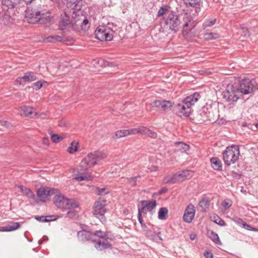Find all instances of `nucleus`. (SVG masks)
Returning a JSON list of instances; mask_svg holds the SVG:
<instances>
[{"mask_svg":"<svg viewBox=\"0 0 258 258\" xmlns=\"http://www.w3.org/2000/svg\"><path fill=\"white\" fill-rule=\"evenodd\" d=\"M200 97V94L196 92L194 94L187 96L181 104H178L177 105L178 111L177 115L182 117H188L191 114V106L197 102Z\"/></svg>","mask_w":258,"mask_h":258,"instance_id":"f257e3e1","label":"nucleus"},{"mask_svg":"<svg viewBox=\"0 0 258 258\" xmlns=\"http://www.w3.org/2000/svg\"><path fill=\"white\" fill-rule=\"evenodd\" d=\"M73 29L79 31L80 30L86 31L90 28V23L87 18L80 11H74L72 16Z\"/></svg>","mask_w":258,"mask_h":258,"instance_id":"f03ea898","label":"nucleus"},{"mask_svg":"<svg viewBox=\"0 0 258 258\" xmlns=\"http://www.w3.org/2000/svg\"><path fill=\"white\" fill-rule=\"evenodd\" d=\"M239 155V148L238 146L233 145L227 147L223 153L225 165L229 166L236 163L238 160Z\"/></svg>","mask_w":258,"mask_h":258,"instance_id":"7ed1b4c3","label":"nucleus"},{"mask_svg":"<svg viewBox=\"0 0 258 258\" xmlns=\"http://www.w3.org/2000/svg\"><path fill=\"white\" fill-rule=\"evenodd\" d=\"M53 198V202L54 204L58 208L64 211L67 208L69 207L78 208L79 204L73 199H68L64 196L62 195L60 192L57 190V193L54 195Z\"/></svg>","mask_w":258,"mask_h":258,"instance_id":"20e7f679","label":"nucleus"},{"mask_svg":"<svg viewBox=\"0 0 258 258\" xmlns=\"http://www.w3.org/2000/svg\"><path fill=\"white\" fill-rule=\"evenodd\" d=\"M237 92L246 95L253 93L258 89V84L254 80L245 78L239 81L237 87Z\"/></svg>","mask_w":258,"mask_h":258,"instance_id":"39448f33","label":"nucleus"},{"mask_svg":"<svg viewBox=\"0 0 258 258\" xmlns=\"http://www.w3.org/2000/svg\"><path fill=\"white\" fill-rule=\"evenodd\" d=\"M194 174L191 170H183L174 173L170 177H166L164 180L166 183L174 184L190 178L194 176Z\"/></svg>","mask_w":258,"mask_h":258,"instance_id":"423d86ee","label":"nucleus"},{"mask_svg":"<svg viewBox=\"0 0 258 258\" xmlns=\"http://www.w3.org/2000/svg\"><path fill=\"white\" fill-rule=\"evenodd\" d=\"M165 23L166 28L174 32H177L180 28L181 22L179 16L172 11L168 14L165 18Z\"/></svg>","mask_w":258,"mask_h":258,"instance_id":"0eeeda50","label":"nucleus"},{"mask_svg":"<svg viewBox=\"0 0 258 258\" xmlns=\"http://www.w3.org/2000/svg\"><path fill=\"white\" fill-rule=\"evenodd\" d=\"M95 37L98 40L103 41H111L113 38V31L104 26H99L95 31Z\"/></svg>","mask_w":258,"mask_h":258,"instance_id":"6e6552de","label":"nucleus"},{"mask_svg":"<svg viewBox=\"0 0 258 258\" xmlns=\"http://www.w3.org/2000/svg\"><path fill=\"white\" fill-rule=\"evenodd\" d=\"M106 157V155L105 153L96 151L89 154L82 161V164H86L88 166L91 167L96 164L100 160Z\"/></svg>","mask_w":258,"mask_h":258,"instance_id":"1a4fd4ad","label":"nucleus"},{"mask_svg":"<svg viewBox=\"0 0 258 258\" xmlns=\"http://www.w3.org/2000/svg\"><path fill=\"white\" fill-rule=\"evenodd\" d=\"M195 23L190 14L185 13L183 15L182 33L185 36L188 35L191 30L195 27Z\"/></svg>","mask_w":258,"mask_h":258,"instance_id":"9d476101","label":"nucleus"},{"mask_svg":"<svg viewBox=\"0 0 258 258\" xmlns=\"http://www.w3.org/2000/svg\"><path fill=\"white\" fill-rule=\"evenodd\" d=\"M57 192L56 189L43 186L37 189V196L41 201L45 202L49 200V197L55 195Z\"/></svg>","mask_w":258,"mask_h":258,"instance_id":"9b49d317","label":"nucleus"},{"mask_svg":"<svg viewBox=\"0 0 258 258\" xmlns=\"http://www.w3.org/2000/svg\"><path fill=\"white\" fill-rule=\"evenodd\" d=\"M105 203V200H101L96 201L94 203L93 214L96 217L99 218L100 220L103 219L105 220L104 215L106 213Z\"/></svg>","mask_w":258,"mask_h":258,"instance_id":"f8f14e48","label":"nucleus"},{"mask_svg":"<svg viewBox=\"0 0 258 258\" xmlns=\"http://www.w3.org/2000/svg\"><path fill=\"white\" fill-rule=\"evenodd\" d=\"M237 89L233 85L228 86L227 89L223 92L222 96L228 102H236L239 99L236 94Z\"/></svg>","mask_w":258,"mask_h":258,"instance_id":"ddd939ff","label":"nucleus"},{"mask_svg":"<svg viewBox=\"0 0 258 258\" xmlns=\"http://www.w3.org/2000/svg\"><path fill=\"white\" fill-rule=\"evenodd\" d=\"M40 11L28 8L25 11V18L29 23L36 24L39 21Z\"/></svg>","mask_w":258,"mask_h":258,"instance_id":"4468645a","label":"nucleus"},{"mask_svg":"<svg viewBox=\"0 0 258 258\" xmlns=\"http://www.w3.org/2000/svg\"><path fill=\"white\" fill-rule=\"evenodd\" d=\"M212 108L210 106H204L199 111V112L196 116V119L200 123H202L207 120H210V110Z\"/></svg>","mask_w":258,"mask_h":258,"instance_id":"2eb2a0df","label":"nucleus"},{"mask_svg":"<svg viewBox=\"0 0 258 258\" xmlns=\"http://www.w3.org/2000/svg\"><path fill=\"white\" fill-rule=\"evenodd\" d=\"M58 26L59 29L62 31L66 30L67 27L73 28L72 19H70V16L66 12L60 15Z\"/></svg>","mask_w":258,"mask_h":258,"instance_id":"dca6fc26","label":"nucleus"},{"mask_svg":"<svg viewBox=\"0 0 258 258\" xmlns=\"http://www.w3.org/2000/svg\"><path fill=\"white\" fill-rule=\"evenodd\" d=\"M113 239L109 237H106L103 239H99L98 240L94 242V246L96 249L99 251H102L106 249H111L112 244L110 241L112 240Z\"/></svg>","mask_w":258,"mask_h":258,"instance_id":"f3484780","label":"nucleus"},{"mask_svg":"<svg viewBox=\"0 0 258 258\" xmlns=\"http://www.w3.org/2000/svg\"><path fill=\"white\" fill-rule=\"evenodd\" d=\"M152 107H156L160 111H166L172 107V102L166 100H155L151 104Z\"/></svg>","mask_w":258,"mask_h":258,"instance_id":"a211bd4d","label":"nucleus"},{"mask_svg":"<svg viewBox=\"0 0 258 258\" xmlns=\"http://www.w3.org/2000/svg\"><path fill=\"white\" fill-rule=\"evenodd\" d=\"M77 237L79 240L82 242L91 240L94 243L96 241V239L93 238V233L84 229L78 232Z\"/></svg>","mask_w":258,"mask_h":258,"instance_id":"6ab92c4d","label":"nucleus"},{"mask_svg":"<svg viewBox=\"0 0 258 258\" xmlns=\"http://www.w3.org/2000/svg\"><path fill=\"white\" fill-rule=\"evenodd\" d=\"M195 212L196 209L194 205H188L183 216V220L187 223H190L194 218Z\"/></svg>","mask_w":258,"mask_h":258,"instance_id":"aec40b11","label":"nucleus"},{"mask_svg":"<svg viewBox=\"0 0 258 258\" xmlns=\"http://www.w3.org/2000/svg\"><path fill=\"white\" fill-rule=\"evenodd\" d=\"M53 16H51V13L49 12H45L44 11H40V15L38 17L39 21L37 23L40 24H47L50 23Z\"/></svg>","mask_w":258,"mask_h":258,"instance_id":"412c9836","label":"nucleus"},{"mask_svg":"<svg viewBox=\"0 0 258 258\" xmlns=\"http://www.w3.org/2000/svg\"><path fill=\"white\" fill-rule=\"evenodd\" d=\"M137 128H132L130 130H119L116 132L112 136L114 139H119L122 137H126L129 135L137 134Z\"/></svg>","mask_w":258,"mask_h":258,"instance_id":"4be33fe9","label":"nucleus"},{"mask_svg":"<svg viewBox=\"0 0 258 258\" xmlns=\"http://www.w3.org/2000/svg\"><path fill=\"white\" fill-rule=\"evenodd\" d=\"M21 115L32 118L37 115L36 110L29 106H23L21 107Z\"/></svg>","mask_w":258,"mask_h":258,"instance_id":"5701e85b","label":"nucleus"},{"mask_svg":"<svg viewBox=\"0 0 258 258\" xmlns=\"http://www.w3.org/2000/svg\"><path fill=\"white\" fill-rule=\"evenodd\" d=\"M83 3V0H68L67 7L74 11H80Z\"/></svg>","mask_w":258,"mask_h":258,"instance_id":"b1692460","label":"nucleus"},{"mask_svg":"<svg viewBox=\"0 0 258 258\" xmlns=\"http://www.w3.org/2000/svg\"><path fill=\"white\" fill-rule=\"evenodd\" d=\"M210 202V200L208 197L203 198L198 204L200 211L202 212H207L209 209Z\"/></svg>","mask_w":258,"mask_h":258,"instance_id":"393cba45","label":"nucleus"},{"mask_svg":"<svg viewBox=\"0 0 258 258\" xmlns=\"http://www.w3.org/2000/svg\"><path fill=\"white\" fill-rule=\"evenodd\" d=\"M12 225H7L4 227H0V232H10L16 230L20 227V223L19 222H11Z\"/></svg>","mask_w":258,"mask_h":258,"instance_id":"a878e982","label":"nucleus"},{"mask_svg":"<svg viewBox=\"0 0 258 258\" xmlns=\"http://www.w3.org/2000/svg\"><path fill=\"white\" fill-rule=\"evenodd\" d=\"M211 167L217 171L222 170V164L221 160L217 157H212L210 159Z\"/></svg>","mask_w":258,"mask_h":258,"instance_id":"bb28decb","label":"nucleus"},{"mask_svg":"<svg viewBox=\"0 0 258 258\" xmlns=\"http://www.w3.org/2000/svg\"><path fill=\"white\" fill-rule=\"evenodd\" d=\"M137 129V133H141L142 134H145L153 139H155L157 137V135L156 133L151 131L146 127L142 126Z\"/></svg>","mask_w":258,"mask_h":258,"instance_id":"cd10ccee","label":"nucleus"},{"mask_svg":"<svg viewBox=\"0 0 258 258\" xmlns=\"http://www.w3.org/2000/svg\"><path fill=\"white\" fill-rule=\"evenodd\" d=\"M22 0H2V3L8 9H13L16 7Z\"/></svg>","mask_w":258,"mask_h":258,"instance_id":"c85d7f7f","label":"nucleus"},{"mask_svg":"<svg viewBox=\"0 0 258 258\" xmlns=\"http://www.w3.org/2000/svg\"><path fill=\"white\" fill-rule=\"evenodd\" d=\"M19 188L20 189L21 192L28 198H31L33 200L35 199V196L32 191L30 189L26 187L23 186L22 185H20L19 186Z\"/></svg>","mask_w":258,"mask_h":258,"instance_id":"c756f323","label":"nucleus"},{"mask_svg":"<svg viewBox=\"0 0 258 258\" xmlns=\"http://www.w3.org/2000/svg\"><path fill=\"white\" fill-rule=\"evenodd\" d=\"M46 41L49 42H64L66 39L61 36L55 35L47 37Z\"/></svg>","mask_w":258,"mask_h":258,"instance_id":"7c9ffc66","label":"nucleus"},{"mask_svg":"<svg viewBox=\"0 0 258 258\" xmlns=\"http://www.w3.org/2000/svg\"><path fill=\"white\" fill-rule=\"evenodd\" d=\"M209 237L216 244L221 245L222 243L220 240L218 234L213 231H211L208 232Z\"/></svg>","mask_w":258,"mask_h":258,"instance_id":"2f4dec72","label":"nucleus"},{"mask_svg":"<svg viewBox=\"0 0 258 258\" xmlns=\"http://www.w3.org/2000/svg\"><path fill=\"white\" fill-rule=\"evenodd\" d=\"M76 208L69 207L65 210V211H67V216L70 219H75L78 217V212L75 210Z\"/></svg>","mask_w":258,"mask_h":258,"instance_id":"473e14b6","label":"nucleus"},{"mask_svg":"<svg viewBox=\"0 0 258 258\" xmlns=\"http://www.w3.org/2000/svg\"><path fill=\"white\" fill-rule=\"evenodd\" d=\"M175 145L177 147L178 150L181 152H185L189 149V147L187 144L182 142H176Z\"/></svg>","mask_w":258,"mask_h":258,"instance_id":"72a5a7b5","label":"nucleus"},{"mask_svg":"<svg viewBox=\"0 0 258 258\" xmlns=\"http://www.w3.org/2000/svg\"><path fill=\"white\" fill-rule=\"evenodd\" d=\"M168 209L166 208H161L158 212V218L160 220H165L167 218L168 214Z\"/></svg>","mask_w":258,"mask_h":258,"instance_id":"f704fd0d","label":"nucleus"},{"mask_svg":"<svg viewBox=\"0 0 258 258\" xmlns=\"http://www.w3.org/2000/svg\"><path fill=\"white\" fill-rule=\"evenodd\" d=\"M145 205L146 210L149 212H151L152 210L155 208L157 204L155 200H152L151 201H148L146 200Z\"/></svg>","mask_w":258,"mask_h":258,"instance_id":"c9c22d12","label":"nucleus"},{"mask_svg":"<svg viewBox=\"0 0 258 258\" xmlns=\"http://www.w3.org/2000/svg\"><path fill=\"white\" fill-rule=\"evenodd\" d=\"M85 164H82V161L81 162V165L80 166V168L78 169V173L79 174H86L87 175L89 173V168L91 167L90 166H84Z\"/></svg>","mask_w":258,"mask_h":258,"instance_id":"e433bc0d","label":"nucleus"},{"mask_svg":"<svg viewBox=\"0 0 258 258\" xmlns=\"http://www.w3.org/2000/svg\"><path fill=\"white\" fill-rule=\"evenodd\" d=\"M80 175L76 177L75 178L78 181H82L84 180L89 181L93 179V176L90 175L80 174Z\"/></svg>","mask_w":258,"mask_h":258,"instance_id":"4c0bfd02","label":"nucleus"},{"mask_svg":"<svg viewBox=\"0 0 258 258\" xmlns=\"http://www.w3.org/2000/svg\"><path fill=\"white\" fill-rule=\"evenodd\" d=\"M186 6L196 7L199 6L201 0H182Z\"/></svg>","mask_w":258,"mask_h":258,"instance_id":"58836bf2","label":"nucleus"},{"mask_svg":"<svg viewBox=\"0 0 258 258\" xmlns=\"http://www.w3.org/2000/svg\"><path fill=\"white\" fill-rule=\"evenodd\" d=\"M169 8L170 7L166 5H162L158 12L157 16L161 17L163 16L166 12H168Z\"/></svg>","mask_w":258,"mask_h":258,"instance_id":"ea45409f","label":"nucleus"},{"mask_svg":"<svg viewBox=\"0 0 258 258\" xmlns=\"http://www.w3.org/2000/svg\"><path fill=\"white\" fill-rule=\"evenodd\" d=\"M220 37L219 35L216 33H207L204 35V38L206 40H213L218 38Z\"/></svg>","mask_w":258,"mask_h":258,"instance_id":"a19ab883","label":"nucleus"},{"mask_svg":"<svg viewBox=\"0 0 258 258\" xmlns=\"http://www.w3.org/2000/svg\"><path fill=\"white\" fill-rule=\"evenodd\" d=\"M145 203H146V200H142V201H140V205H138V216H142V213L144 212V211L146 209L145 205Z\"/></svg>","mask_w":258,"mask_h":258,"instance_id":"79ce46f5","label":"nucleus"},{"mask_svg":"<svg viewBox=\"0 0 258 258\" xmlns=\"http://www.w3.org/2000/svg\"><path fill=\"white\" fill-rule=\"evenodd\" d=\"M161 232L159 231L156 232L154 231L153 233L151 235V239L157 242H159L163 240L162 238L160 236Z\"/></svg>","mask_w":258,"mask_h":258,"instance_id":"37998d69","label":"nucleus"},{"mask_svg":"<svg viewBox=\"0 0 258 258\" xmlns=\"http://www.w3.org/2000/svg\"><path fill=\"white\" fill-rule=\"evenodd\" d=\"M93 238H94V237H98L99 238V239H103L106 237H108L107 236L106 233L101 230L96 231L93 233Z\"/></svg>","mask_w":258,"mask_h":258,"instance_id":"c03bdc74","label":"nucleus"},{"mask_svg":"<svg viewBox=\"0 0 258 258\" xmlns=\"http://www.w3.org/2000/svg\"><path fill=\"white\" fill-rule=\"evenodd\" d=\"M213 222L221 226H225L226 225L225 221L217 215L213 217Z\"/></svg>","mask_w":258,"mask_h":258,"instance_id":"a18cd8bd","label":"nucleus"},{"mask_svg":"<svg viewBox=\"0 0 258 258\" xmlns=\"http://www.w3.org/2000/svg\"><path fill=\"white\" fill-rule=\"evenodd\" d=\"M78 150V144L73 142L68 149L70 154H73Z\"/></svg>","mask_w":258,"mask_h":258,"instance_id":"49530a36","label":"nucleus"},{"mask_svg":"<svg viewBox=\"0 0 258 258\" xmlns=\"http://www.w3.org/2000/svg\"><path fill=\"white\" fill-rule=\"evenodd\" d=\"M139 177H140V176H137L135 177L127 178L126 180L132 186H136L137 185V179Z\"/></svg>","mask_w":258,"mask_h":258,"instance_id":"de8ad7c7","label":"nucleus"},{"mask_svg":"<svg viewBox=\"0 0 258 258\" xmlns=\"http://www.w3.org/2000/svg\"><path fill=\"white\" fill-rule=\"evenodd\" d=\"M51 139L53 142L57 143L63 140V138L57 134H53L51 136Z\"/></svg>","mask_w":258,"mask_h":258,"instance_id":"09e8293b","label":"nucleus"},{"mask_svg":"<svg viewBox=\"0 0 258 258\" xmlns=\"http://www.w3.org/2000/svg\"><path fill=\"white\" fill-rule=\"evenodd\" d=\"M28 77H29V81L32 82L36 80V77L35 73L32 72H27Z\"/></svg>","mask_w":258,"mask_h":258,"instance_id":"8fccbe9b","label":"nucleus"},{"mask_svg":"<svg viewBox=\"0 0 258 258\" xmlns=\"http://www.w3.org/2000/svg\"><path fill=\"white\" fill-rule=\"evenodd\" d=\"M216 21V19L210 21L208 20L204 23V26H205V28L212 26L215 24Z\"/></svg>","mask_w":258,"mask_h":258,"instance_id":"3c124183","label":"nucleus"},{"mask_svg":"<svg viewBox=\"0 0 258 258\" xmlns=\"http://www.w3.org/2000/svg\"><path fill=\"white\" fill-rule=\"evenodd\" d=\"M46 218V219L47 220L44 222H50L52 221L56 220L58 219V216L57 215H49V216H45Z\"/></svg>","mask_w":258,"mask_h":258,"instance_id":"603ef678","label":"nucleus"},{"mask_svg":"<svg viewBox=\"0 0 258 258\" xmlns=\"http://www.w3.org/2000/svg\"><path fill=\"white\" fill-rule=\"evenodd\" d=\"M42 86V84L40 82L38 81L33 84V88L36 90H39Z\"/></svg>","mask_w":258,"mask_h":258,"instance_id":"864d4df0","label":"nucleus"},{"mask_svg":"<svg viewBox=\"0 0 258 258\" xmlns=\"http://www.w3.org/2000/svg\"><path fill=\"white\" fill-rule=\"evenodd\" d=\"M106 188H98L97 194L100 196L105 195L108 193V192H106Z\"/></svg>","mask_w":258,"mask_h":258,"instance_id":"5fc2aeb1","label":"nucleus"},{"mask_svg":"<svg viewBox=\"0 0 258 258\" xmlns=\"http://www.w3.org/2000/svg\"><path fill=\"white\" fill-rule=\"evenodd\" d=\"M204 255L205 258H213V254L211 251L206 250L204 252Z\"/></svg>","mask_w":258,"mask_h":258,"instance_id":"6e6d98bb","label":"nucleus"},{"mask_svg":"<svg viewBox=\"0 0 258 258\" xmlns=\"http://www.w3.org/2000/svg\"><path fill=\"white\" fill-rule=\"evenodd\" d=\"M221 205L225 209H227L229 208L231 206V204L229 202H227V201L224 200L222 202Z\"/></svg>","mask_w":258,"mask_h":258,"instance_id":"4d7b16f0","label":"nucleus"},{"mask_svg":"<svg viewBox=\"0 0 258 258\" xmlns=\"http://www.w3.org/2000/svg\"><path fill=\"white\" fill-rule=\"evenodd\" d=\"M234 222L241 227L243 226V224L245 222V221H244L242 219L239 218L235 219L234 220Z\"/></svg>","mask_w":258,"mask_h":258,"instance_id":"13d9d810","label":"nucleus"},{"mask_svg":"<svg viewBox=\"0 0 258 258\" xmlns=\"http://www.w3.org/2000/svg\"><path fill=\"white\" fill-rule=\"evenodd\" d=\"M168 189L166 187L161 188L157 193L158 195H161L168 191Z\"/></svg>","mask_w":258,"mask_h":258,"instance_id":"bf43d9fd","label":"nucleus"},{"mask_svg":"<svg viewBox=\"0 0 258 258\" xmlns=\"http://www.w3.org/2000/svg\"><path fill=\"white\" fill-rule=\"evenodd\" d=\"M46 217L45 216H35V219H36L38 221L44 222V221H47V220L46 219Z\"/></svg>","mask_w":258,"mask_h":258,"instance_id":"052dcab7","label":"nucleus"},{"mask_svg":"<svg viewBox=\"0 0 258 258\" xmlns=\"http://www.w3.org/2000/svg\"><path fill=\"white\" fill-rule=\"evenodd\" d=\"M138 220L142 227H146V226L144 222V220L142 217V216H138Z\"/></svg>","mask_w":258,"mask_h":258,"instance_id":"680f3d73","label":"nucleus"},{"mask_svg":"<svg viewBox=\"0 0 258 258\" xmlns=\"http://www.w3.org/2000/svg\"><path fill=\"white\" fill-rule=\"evenodd\" d=\"M242 227L249 231H252V228H253V227L249 224H247L245 222L243 224V225Z\"/></svg>","mask_w":258,"mask_h":258,"instance_id":"e2e57ef3","label":"nucleus"},{"mask_svg":"<svg viewBox=\"0 0 258 258\" xmlns=\"http://www.w3.org/2000/svg\"><path fill=\"white\" fill-rule=\"evenodd\" d=\"M21 79L23 82L24 83H25L26 82H29V77H28L27 76V73H26L25 74V75H24V76H23L22 77H21Z\"/></svg>","mask_w":258,"mask_h":258,"instance_id":"0e129e2a","label":"nucleus"},{"mask_svg":"<svg viewBox=\"0 0 258 258\" xmlns=\"http://www.w3.org/2000/svg\"><path fill=\"white\" fill-rule=\"evenodd\" d=\"M42 144L45 146H48L49 145V140L47 137H44L42 139Z\"/></svg>","mask_w":258,"mask_h":258,"instance_id":"69168bd1","label":"nucleus"},{"mask_svg":"<svg viewBox=\"0 0 258 258\" xmlns=\"http://www.w3.org/2000/svg\"><path fill=\"white\" fill-rule=\"evenodd\" d=\"M103 65L104 66V67H106V66L113 67V66H114V65L113 64V63L112 62H109L106 60L104 61Z\"/></svg>","mask_w":258,"mask_h":258,"instance_id":"338daca9","label":"nucleus"},{"mask_svg":"<svg viewBox=\"0 0 258 258\" xmlns=\"http://www.w3.org/2000/svg\"><path fill=\"white\" fill-rule=\"evenodd\" d=\"M232 175L233 177L237 178V179L240 178L241 177V174H240L238 173L235 172H232Z\"/></svg>","mask_w":258,"mask_h":258,"instance_id":"774afa93","label":"nucleus"}]
</instances>
